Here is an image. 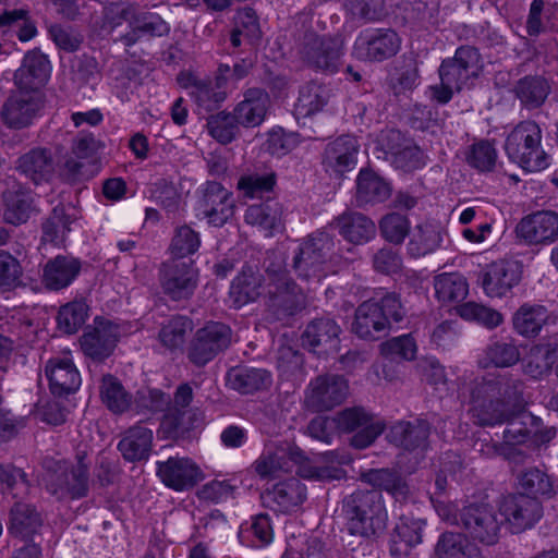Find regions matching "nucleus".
I'll return each mask as SVG.
<instances>
[{"mask_svg": "<svg viewBox=\"0 0 558 558\" xmlns=\"http://www.w3.org/2000/svg\"><path fill=\"white\" fill-rule=\"evenodd\" d=\"M403 311L395 294L385 295L379 303L366 301L355 311L352 331L361 339L376 340L385 332L390 322H400Z\"/></svg>", "mask_w": 558, "mask_h": 558, "instance_id": "nucleus-6", "label": "nucleus"}, {"mask_svg": "<svg viewBox=\"0 0 558 558\" xmlns=\"http://www.w3.org/2000/svg\"><path fill=\"white\" fill-rule=\"evenodd\" d=\"M270 381V374L260 368H242L229 374L230 386L242 393H251L263 389Z\"/></svg>", "mask_w": 558, "mask_h": 558, "instance_id": "nucleus-46", "label": "nucleus"}, {"mask_svg": "<svg viewBox=\"0 0 558 558\" xmlns=\"http://www.w3.org/2000/svg\"><path fill=\"white\" fill-rule=\"evenodd\" d=\"M259 298L277 315H293L307 304L306 292L280 266H269L265 278L252 267H245L233 279L229 299L234 307L240 308Z\"/></svg>", "mask_w": 558, "mask_h": 558, "instance_id": "nucleus-1", "label": "nucleus"}, {"mask_svg": "<svg viewBox=\"0 0 558 558\" xmlns=\"http://www.w3.org/2000/svg\"><path fill=\"white\" fill-rule=\"evenodd\" d=\"M294 466H298V474L307 480L325 481L340 477V470L312 465L298 446L277 440L265 442L251 470L260 480L271 481L290 473Z\"/></svg>", "mask_w": 558, "mask_h": 558, "instance_id": "nucleus-2", "label": "nucleus"}, {"mask_svg": "<svg viewBox=\"0 0 558 558\" xmlns=\"http://www.w3.org/2000/svg\"><path fill=\"white\" fill-rule=\"evenodd\" d=\"M3 218L8 223L17 226L26 222L36 210L34 196L28 191L19 187L16 191H9L3 196Z\"/></svg>", "mask_w": 558, "mask_h": 558, "instance_id": "nucleus-34", "label": "nucleus"}, {"mask_svg": "<svg viewBox=\"0 0 558 558\" xmlns=\"http://www.w3.org/2000/svg\"><path fill=\"white\" fill-rule=\"evenodd\" d=\"M343 507L352 535L368 537L386 527L388 513L378 489L357 490L344 500Z\"/></svg>", "mask_w": 558, "mask_h": 558, "instance_id": "nucleus-4", "label": "nucleus"}, {"mask_svg": "<svg viewBox=\"0 0 558 558\" xmlns=\"http://www.w3.org/2000/svg\"><path fill=\"white\" fill-rule=\"evenodd\" d=\"M549 93L548 82L543 77H525L519 82L518 96L526 105L537 107Z\"/></svg>", "mask_w": 558, "mask_h": 558, "instance_id": "nucleus-57", "label": "nucleus"}, {"mask_svg": "<svg viewBox=\"0 0 558 558\" xmlns=\"http://www.w3.org/2000/svg\"><path fill=\"white\" fill-rule=\"evenodd\" d=\"M201 208L210 225L221 227L233 216L234 203L220 183L209 181L204 189Z\"/></svg>", "mask_w": 558, "mask_h": 558, "instance_id": "nucleus-24", "label": "nucleus"}, {"mask_svg": "<svg viewBox=\"0 0 558 558\" xmlns=\"http://www.w3.org/2000/svg\"><path fill=\"white\" fill-rule=\"evenodd\" d=\"M438 558H481L480 547L468 541L461 533H444L436 545Z\"/></svg>", "mask_w": 558, "mask_h": 558, "instance_id": "nucleus-37", "label": "nucleus"}, {"mask_svg": "<svg viewBox=\"0 0 558 558\" xmlns=\"http://www.w3.org/2000/svg\"><path fill=\"white\" fill-rule=\"evenodd\" d=\"M557 354L550 344H537L531 348L525 363V373L538 377L555 363Z\"/></svg>", "mask_w": 558, "mask_h": 558, "instance_id": "nucleus-55", "label": "nucleus"}, {"mask_svg": "<svg viewBox=\"0 0 558 558\" xmlns=\"http://www.w3.org/2000/svg\"><path fill=\"white\" fill-rule=\"evenodd\" d=\"M305 486L296 478L276 484L265 495L270 507L279 512H289L305 500Z\"/></svg>", "mask_w": 558, "mask_h": 558, "instance_id": "nucleus-30", "label": "nucleus"}, {"mask_svg": "<svg viewBox=\"0 0 558 558\" xmlns=\"http://www.w3.org/2000/svg\"><path fill=\"white\" fill-rule=\"evenodd\" d=\"M231 341V330L220 323H211L196 332L189 357L196 365H205L220 351L228 348Z\"/></svg>", "mask_w": 558, "mask_h": 558, "instance_id": "nucleus-15", "label": "nucleus"}, {"mask_svg": "<svg viewBox=\"0 0 558 558\" xmlns=\"http://www.w3.org/2000/svg\"><path fill=\"white\" fill-rule=\"evenodd\" d=\"M153 445L151 429L136 425L128 429L118 444L123 458L130 462L148 458Z\"/></svg>", "mask_w": 558, "mask_h": 558, "instance_id": "nucleus-32", "label": "nucleus"}, {"mask_svg": "<svg viewBox=\"0 0 558 558\" xmlns=\"http://www.w3.org/2000/svg\"><path fill=\"white\" fill-rule=\"evenodd\" d=\"M408 253L414 257H423L435 252L442 242V230L434 222L417 223L410 232Z\"/></svg>", "mask_w": 558, "mask_h": 558, "instance_id": "nucleus-31", "label": "nucleus"}, {"mask_svg": "<svg viewBox=\"0 0 558 558\" xmlns=\"http://www.w3.org/2000/svg\"><path fill=\"white\" fill-rule=\"evenodd\" d=\"M198 282V271L191 262L171 259L160 268L163 292L174 301L189 299Z\"/></svg>", "mask_w": 558, "mask_h": 558, "instance_id": "nucleus-12", "label": "nucleus"}, {"mask_svg": "<svg viewBox=\"0 0 558 558\" xmlns=\"http://www.w3.org/2000/svg\"><path fill=\"white\" fill-rule=\"evenodd\" d=\"M470 402L472 417L477 424H501L521 407V383L502 376L483 378L472 389Z\"/></svg>", "mask_w": 558, "mask_h": 558, "instance_id": "nucleus-3", "label": "nucleus"}, {"mask_svg": "<svg viewBox=\"0 0 558 558\" xmlns=\"http://www.w3.org/2000/svg\"><path fill=\"white\" fill-rule=\"evenodd\" d=\"M41 109L39 98L32 93L21 90L12 95L1 109L3 122L13 129L31 125Z\"/></svg>", "mask_w": 558, "mask_h": 558, "instance_id": "nucleus-23", "label": "nucleus"}, {"mask_svg": "<svg viewBox=\"0 0 558 558\" xmlns=\"http://www.w3.org/2000/svg\"><path fill=\"white\" fill-rule=\"evenodd\" d=\"M522 278V264L514 259L492 263L483 276V289L489 298H504Z\"/></svg>", "mask_w": 558, "mask_h": 558, "instance_id": "nucleus-17", "label": "nucleus"}, {"mask_svg": "<svg viewBox=\"0 0 558 558\" xmlns=\"http://www.w3.org/2000/svg\"><path fill=\"white\" fill-rule=\"evenodd\" d=\"M520 360L518 348L512 343L496 342L486 350V360H482L480 364L483 367L494 365L496 367H509Z\"/></svg>", "mask_w": 558, "mask_h": 558, "instance_id": "nucleus-56", "label": "nucleus"}, {"mask_svg": "<svg viewBox=\"0 0 558 558\" xmlns=\"http://www.w3.org/2000/svg\"><path fill=\"white\" fill-rule=\"evenodd\" d=\"M319 92L320 87L315 84L303 87L295 105L296 112L303 117H310L320 111L326 100Z\"/></svg>", "mask_w": 558, "mask_h": 558, "instance_id": "nucleus-63", "label": "nucleus"}, {"mask_svg": "<svg viewBox=\"0 0 558 558\" xmlns=\"http://www.w3.org/2000/svg\"><path fill=\"white\" fill-rule=\"evenodd\" d=\"M88 484V464L78 459L77 465L65 475L61 484L47 483V489L60 497L70 494L73 498L82 497L86 494Z\"/></svg>", "mask_w": 558, "mask_h": 558, "instance_id": "nucleus-41", "label": "nucleus"}, {"mask_svg": "<svg viewBox=\"0 0 558 558\" xmlns=\"http://www.w3.org/2000/svg\"><path fill=\"white\" fill-rule=\"evenodd\" d=\"M428 434V425L424 421H417L416 423L398 422L391 426L388 438L396 446L413 450L425 447Z\"/></svg>", "mask_w": 558, "mask_h": 558, "instance_id": "nucleus-33", "label": "nucleus"}, {"mask_svg": "<svg viewBox=\"0 0 558 558\" xmlns=\"http://www.w3.org/2000/svg\"><path fill=\"white\" fill-rule=\"evenodd\" d=\"M28 485L25 473L15 466H0V494L12 498L24 495Z\"/></svg>", "mask_w": 558, "mask_h": 558, "instance_id": "nucleus-60", "label": "nucleus"}, {"mask_svg": "<svg viewBox=\"0 0 558 558\" xmlns=\"http://www.w3.org/2000/svg\"><path fill=\"white\" fill-rule=\"evenodd\" d=\"M542 134L531 121L518 124L508 135L505 150L509 159L527 172L544 171L550 163L549 156L539 148Z\"/></svg>", "mask_w": 558, "mask_h": 558, "instance_id": "nucleus-5", "label": "nucleus"}, {"mask_svg": "<svg viewBox=\"0 0 558 558\" xmlns=\"http://www.w3.org/2000/svg\"><path fill=\"white\" fill-rule=\"evenodd\" d=\"M157 475L167 487L182 492L202 478V471L189 458L170 457L157 462Z\"/></svg>", "mask_w": 558, "mask_h": 558, "instance_id": "nucleus-19", "label": "nucleus"}, {"mask_svg": "<svg viewBox=\"0 0 558 558\" xmlns=\"http://www.w3.org/2000/svg\"><path fill=\"white\" fill-rule=\"evenodd\" d=\"M468 163L482 172H492L496 170L497 150L495 146L485 140L474 143L468 154Z\"/></svg>", "mask_w": 558, "mask_h": 558, "instance_id": "nucleus-51", "label": "nucleus"}, {"mask_svg": "<svg viewBox=\"0 0 558 558\" xmlns=\"http://www.w3.org/2000/svg\"><path fill=\"white\" fill-rule=\"evenodd\" d=\"M340 234L351 243L363 244L374 238L375 223L359 213L343 214L337 220Z\"/></svg>", "mask_w": 558, "mask_h": 558, "instance_id": "nucleus-35", "label": "nucleus"}, {"mask_svg": "<svg viewBox=\"0 0 558 558\" xmlns=\"http://www.w3.org/2000/svg\"><path fill=\"white\" fill-rule=\"evenodd\" d=\"M500 513L512 533L531 529L542 517V506L537 499L523 494L506 497L500 505Z\"/></svg>", "mask_w": 558, "mask_h": 558, "instance_id": "nucleus-16", "label": "nucleus"}, {"mask_svg": "<svg viewBox=\"0 0 558 558\" xmlns=\"http://www.w3.org/2000/svg\"><path fill=\"white\" fill-rule=\"evenodd\" d=\"M269 96L259 88L248 89L244 99L234 108L233 116L238 124L255 128L265 120L269 108Z\"/></svg>", "mask_w": 558, "mask_h": 558, "instance_id": "nucleus-26", "label": "nucleus"}, {"mask_svg": "<svg viewBox=\"0 0 558 558\" xmlns=\"http://www.w3.org/2000/svg\"><path fill=\"white\" fill-rule=\"evenodd\" d=\"M377 145V149L391 160L396 169L415 170L423 163L422 150L398 130L383 131Z\"/></svg>", "mask_w": 558, "mask_h": 558, "instance_id": "nucleus-13", "label": "nucleus"}, {"mask_svg": "<svg viewBox=\"0 0 558 558\" xmlns=\"http://www.w3.org/2000/svg\"><path fill=\"white\" fill-rule=\"evenodd\" d=\"M461 527L465 535L483 545L498 542L501 523L497 512L487 505H471L460 512Z\"/></svg>", "mask_w": 558, "mask_h": 558, "instance_id": "nucleus-10", "label": "nucleus"}, {"mask_svg": "<svg viewBox=\"0 0 558 558\" xmlns=\"http://www.w3.org/2000/svg\"><path fill=\"white\" fill-rule=\"evenodd\" d=\"M332 245L325 232H319L304 241L293 259V267L302 280L308 284H318L326 278V256Z\"/></svg>", "mask_w": 558, "mask_h": 558, "instance_id": "nucleus-8", "label": "nucleus"}, {"mask_svg": "<svg viewBox=\"0 0 558 558\" xmlns=\"http://www.w3.org/2000/svg\"><path fill=\"white\" fill-rule=\"evenodd\" d=\"M88 305L84 301H72L60 307L58 328L65 333L76 332L86 322Z\"/></svg>", "mask_w": 558, "mask_h": 558, "instance_id": "nucleus-49", "label": "nucleus"}, {"mask_svg": "<svg viewBox=\"0 0 558 558\" xmlns=\"http://www.w3.org/2000/svg\"><path fill=\"white\" fill-rule=\"evenodd\" d=\"M191 330L192 323L190 319L175 316L161 326L158 340L166 350L174 352L182 349L186 333Z\"/></svg>", "mask_w": 558, "mask_h": 558, "instance_id": "nucleus-45", "label": "nucleus"}, {"mask_svg": "<svg viewBox=\"0 0 558 558\" xmlns=\"http://www.w3.org/2000/svg\"><path fill=\"white\" fill-rule=\"evenodd\" d=\"M458 313L463 319L476 322L489 329L498 327L504 322V317L498 311L474 302L459 306Z\"/></svg>", "mask_w": 558, "mask_h": 558, "instance_id": "nucleus-53", "label": "nucleus"}, {"mask_svg": "<svg viewBox=\"0 0 558 558\" xmlns=\"http://www.w3.org/2000/svg\"><path fill=\"white\" fill-rule=\"evenodd\" d=\"M400 38L391 29H366L354 43L353 53L360 60L381 61L400 49Z\"/></svg>", "mask_w": 558, "mask_h": 558, "instance_id": "nucleus-14", "label": "nucleus"}, {"mask_svg": "<svg viewBox=\"0 0 558 558\" xmlns=\"http://www.w3.org/2000/svg\"><path fill=\"white\" fill-rule=\"evenodd\" d=\"M235 26L231 34L233 47H239L243 43L254 44L260 38V27L255 11L245 8L238 11L235 15Z\"/></svg>", "mask_w": 558, "mask_h": 558, "instance_id": "nucleus-43", "label": "nucleus"}, {"mask_svg": "<svg viewBox=\"0 0 558 558\" xmlns=\"http://www.w3.org/2000/svg\"><path fill=\"white\" fill-rule=\"evenodd\" d=\"M349 395L348 380L336 374L317 376L305 391V404L314 411H328L341 404Z\"/></svg>", "mask_w": 558, "mask_h": 558, "instance_id": "nucleus-11", "label": "nucleus"}, {"mask_svg": "<svg viewBox=\"0 0 558 558\" xmlns=\"http://www.w3.org/2000/svg\"><path fill=\"white\" fill-rule=\"evenodd\" d=\"M367 480L374 486H377L389 493L398 501L405 499L408 496V485L399 475L391 471H373L368 474Z\"/></svg>", "mask_w": 558, "mask_h": 558, "instance_id": "nucleus-54", "label": "nucleus"}, {"mask_svg": "<svg viewBox=\"0 0 558 558\" xmlns=\"http://www.w3.org/2000/svg\"><path fill=\"white\" fill-rule=\"evenodd\" d=\"M51 74L48 58L39 51L25 54L22 65L14 73L15 85L23 92H35L43 87Z\"/></svg>", "mask_w": 558, "mask_h": 558, "instance_id": "nucleus-25", "label": "nucleus"}, {"mask_svg": "<svg viewBox=\"0 0 558 558\" xmlns=\"http://www.w3.org/2000/svg\"><path fill=\"white\" fill-rule=\"evenodd\" d=\"M40 526L41 518L35 508L26 504H15L10 513V534L25 539L36 534Z\"/></svg>", "mask_w": 558, "mask_h": 558, "instance_id": "nucleus-38", "label": "nucleus"}, {"mask_svg": "<svg viewBox=\"0 0 558 558\" xmlns=\"http://www.w3.org/2000/svg\"><path fill=\"white\" fill-rule=\"evenodd\" d=\"M80 270L81 263L76 258L57 256L45 265L43 283L48 290H62L75 280Z\"/></svg>", "mask_w": 558, "mask_h": 558, "instance_id": "nucleus-27", "label": "nucleus"}, {"mask_svg": "<svg viewBox=\"0 0 558 558\" xmlns=\"http://www.w3.org/2000/svg\"><path fill=\"white\" fill-rule=\"evenodd\" d=\"M209 134L222 144L230 143L236 134L234 116L220 112L208 120Z\"/></svg>", "mask_w": 558, "mask_h": 558, "instance_id": "nucleus-64", "label": "nucleus"}, {"mask_svg": "<svg viewBox=\"0 0 558 558\" xmlns=\"http://www.w3.org/2000/svg\"><path fill=\"white\" fill-rule=\"evenodd\" d=\"M45 375L54 396L75 392L82 383L71 354L51 357L45 367Z\"/></svg>", "mask_w": 558, "mask_h": 558, "instance_id": "nucleus-22", "label": "nucleus"}, {"mask_svg": "<svg viewBox=\"0 0 558 558\" xmlns=\"http://www.w3.org/2000/svg\"><path fill=\"white\" fill-rule=\"evenodd\" d=\"M518 236L527 244H548L558 239V215L542 210L525 216L515 228Z\"/></svg>", "mask_w": 558, "mask_h": 558, "instance_id": "nucleus-18", "label": "nucleus"}, {"mask_svg": "<svg viewBox=\"0 0 558 558\" xmlns=\"http://www.w3.org/2000/svg\"><path fill=\"white\" fill-rule=\"evenodd\" d=\"M360 144L353 135H341L327 144L323 165L326 170H331L338 174H344L355 169L357 165V155Z\"/></svg>", "mask_w": 558, "mask_h": 558, "instance_id": "nucleus-21", "label": "nucleus"}, {"mask_svg": "<svg viewBox=\"0 0 558 558\" xmlns=\"http://www.w3.org/2000/svg\"><path fill=\"white\" fill-rule=\"evenodd\" d=\"M480 56L473 47H460L456 50L454 58L452 60L442 61L441 65H448L447 72L450 73L453 83L452 87L457 92L461 90L470 78L477 75Z\"/></svg>", "mask_w": 558, "mask_h": 558, "instance_id": "nucleus-28", "label": "nucleus"}, {"mask_svg": "<svg viewBox=\"0 0 558 558\" xmlns=\"http://www.w3.org/2000/svg\"><path fill=\"white\" fill-rule=\"evenodd\" d=\"M340 331L339 325L333 319L319 318L313 320L306 327L303 333V342L312 348L324 344L331 350H337Z\"/></svg>", "mask_w": 558, "mask_h": 558, "instance_id": "nucleus-39", "label": "nucleus"}, {"mask_svg": "<svg viewBox=\"0 0 558 558\" xmlns=\"http://www.w3.org/2000/svg\"><path fill=\"white\" fill-rule=\"evenodd\" d=\"M380 353L391 360H413L416 354V343L410 335H402L383 342Z\"/></svg>", "mask_w": 558, "mask_h": 558, "instance_id": "nucleus-59", "label": "nucleus"}, {"mask_svg": "<svg viewBox=\"0 0 558 558\" xmlns=\"http://www.w3.org/2000/svg\"><path fill=\"white\" fill-rule=\"evenodd\" d=\"M120 336L118 325L96 318L95 327L83 335L81 347L85 355L101 361L112 353Z\"/></svg>", "mask_w": 558, "mask_h": 558, "instance_id": "nucleus-20", "label": "nucleus"}, {"mask_svg": "<svg viewBox=\"0 0 558 558\" xmlns=\"http://www.w3.org/2000/svg\"><path fill=\"white\" fill-rule=\"evenodd\" d=\"M336 429L343 433L355 432L351 445L357 449L371 446L384 432V423L363 408H350L335 416Z\"/></svg>", "mask_w": 558, "mask_h": 558, "instance_id": "nucleus-9", "label": "nucleus"}, {"mask_svg": "<svg viewBox=\"0 0 558 558\" xmlns=\"http://www.w3.org/2000/svg\"><path fill=\"white\" fill-rule=\"evenodd\" d=\"M22 268L11 254L0 251V291H9L20 284Z\"/></svg>", "mask_w": 558, "mask_h": 558, "instance_id": "nucleus-62", "label": "nucleus"}, {"mask_svg": "<svg viewBox=\"0 0 558 558\" xmlns=\"http://www.w3.org/2000/svg\"><path fill=\"white\" fill-rule=\"evenodd\" d=\"M199 246V233L189 226H182L175 230L169 250L173 259L180 260L195 254Z\"/></svg>", "mask_w": 558, "mask_h": 558, "instance_id": "nucleus-50", "label": "nucleus"}, {"mask_svg": "<svg viewBox=\"0 0 558 558\" xmlns=\"http://www.w3.org/2000/svg\"><path fill=\"white\" fill-rule=\"evenodd\" d=\"M244 220L247 225L256 227L265 236H272L283 228L282 206L277 202L250 206Z\"/></svg>", "mask_w": 558, "mask_h": 558, "instance_id": "nucleus-29", "label": "nucleus"}, {"mask_svg": "<svg viewBox=\"0 0 558 558\" xmlns=\"http://www.w3.org/2000/svg\"><path fill=\"white\" fill-rule=\"evenodd\" d=\"M436 299L442 304L463 301L469 293V283L459 272H442L434 278Z\"/></svg>", "mask_w": 558, "mask_h": 558, "instance_id": "nucleus-36", "label": "nucleus"}, {"mask_svg": "<svg viewBox=\"0 0 558 558\" xmlns=\"http://www.w3.org/2000/svg\"><path fill=\"white\" fill-rule=\"evenodd\" d=\"M100 396L107 408L114 413L126 411L131 404V398L121 383L111 375L102 377Z\"/></svg>", "mask_w": 558, "mask_h": 558, "instance_id": "nucleus-48", "label": "nucleus"}, {"mask_svg": "<svg viewBox=\"0 0 558 558\" xmlns=\"http://www.w3.org/2000/svg\"><path fill=\"white\" fill-rule=\"evenodd\" d=\"M548 319V312L543 305H522L513 316V327L523 337H535Z\"/></svg>", "mask_w": 558, "mask_h": 558, "instance_id": "nucleus-40", "label": "nucleus"}, {"mask_svg": "<svg viewBox=\"0 0 558 558\" xmlns=\"http://www.w3.org/2000/svg\"><path fill=\"white\" fill-rule=\"evenodd\" d=\"M391 186L383 177H357L356 202L360 206L385 202Z\"/></svg>", "mask_w": 558, "mask_h": 558, "instance_id": "nucleus-44", "label": "nucleus"}, {"mask_svg": "<svg viewBox=\"0 0 558 558\" xmlns=\"http://www.w3.org/2000/svg\"><path fill=\"white\" fill-rule=\"evenodd\" d=\"M70 221L63 216L59 208L53 209L52 216L43 227V241L53 245H61L65 241V235L70 231Z\"/></svg>", "mask_w": 558, "mask_h": 558, "instance_id": "nucleus-61", "label": "nucleus"}, {"mask_svg": "<svg viewBox=\"0 0 558 558\" xmlns=\"http://www.w3.org/2000/svg\"><path fill=\"white\" fill-rule=\"evenodd\" d=\"M343 54L339 41L329 39L320 44L319 49L311 57L313 64L326 72L337 71L340 58Z\"/></svg>", "mask_w": 558, "mask_h": 558, "instance_id": "nucleus-58", "label": "nucleus"}, {"mask_svg": "<svg viewBox=\"0 0 558 558\" xmlns=\"http://www.w3.org/2000/svg\"><path fill=\"white\" fill-rule=\"evenodd\" d=\"M410 219L399 213H389L379 221L381 236L393 244H401L410 234Z\"/></svg>", "mask_w": 558, "mask_h": 558, "instance_id": "nucleus-52", "label": "nucleus"}, {"mask_svg": "<svg viewBox=\"0 0 558 558\" xmlns=\"http://www.w3.org/2000/svg\"><path fill=\"white\" fill-rule=\"evenodd\" d=\"M518 485L523 495L535 499L537 496L551 497L556 493L551 477L537 468L524 470L518 477Z\"/></svg>", "mask_w": 558, "mask_h": 558, "instance_id": "nucleus-42", "label": "nucleus"}, {"mask_svg": "<svg viewBox=\"0 0 558 558\" xmlns=\"http://www.w3.org/2000/svg\"><path fill=\"white\" fill-rule=\"evenodd\" d=\"M128 22L132 29L125 36L128 45L134 44L142 35L163 36L169 32V25L157 14H138L136 7L124 1L111 2L105 8V25L110 29Z\"/></svg>", "mask_w": 558, "mask_h": 558, "instance_id": "nucleus-7", "label": "nucleus"}, {"mask_svg": "<svg viewBox=\"0 0 558 558\" xmlns=\"http://www.w3.org/2000/svg\"><path fill=\"white\" fill-rule=\"evenodd\" d=\"M0 28L3 33L15 32L23 43L29 41L37 34L36 26L29 21L28 12L23 9L4 11L0 14Z\"/></svg>", "mask_w": 558, "mask_h": 558, "instance_id": "nucleus-47", "label": "nucleus"}]
</instances>
